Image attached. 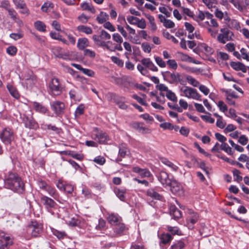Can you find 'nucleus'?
Here are the masks:
<instances>
[{"label":"nucleus","instance_id":"nucleus-1","mask_svg":"<svg viewBox=\"0 0 249 249\" xmlns=\"http://www.w3.org/2000/svg\"><path fill=\"white\" fill-rule=\"evenodd\" d=\"M5 185L9 189L18 193H22L24 190V183L16 174L10 173L5 180Z\"/></svg>","mask_w":249,"mask_h":249},{"label":"nucleus","instance_id":"nucleus-2","mask_svg":"<svg viewBox=\"0 0 249 249\" xmlns=\"http://www.w3.org/2000/svg\"><path fill=\"white\" fill-rule=\"evenodd\" d=\"M48 92L53 96H58L62 92V87L58 78H53L48 83Z\"/></svg>","mask_w":249,"mask_h":249},{"label":"nucleus","instance_id":"nucleus-3","mask_svg":"<svg viewBox=\"0 0 249 249\" xmlns=\"http://www.w3.org/2000/svg\"><path fill=\"white\" fill-rule=\"evenodd\" d=\"M14 139V131L9 127H5L0 132V139L6 145L11 144Z\"/></svg>","mask_w":249,"mask_h":249},{"label":"nucleus","instance_id":"nucleus-4","mask_svg":"<svg viewBox=\"0 0 249 249\" xmlns=\"http://www.w3.org/2000/svg\"><path fill=\"white\" fill-rule=\"evenodd\" d=\"M37 184L40 189L46 192L50 196L56 199L58 194L54 187L50 186L42 179H38Z\"/></svg>","mask_w":249,"mask_h":249},{"label":"nucleus","instance_id":"nucleus-5","mask_svg":"<svg viewBox=\"0 0 249 249\" xmlns=\"http://www.w3.org/2000/svg\"><path fill=\"white\" fill-rule=\"evenodd\" d=\"M42 231V225L36 221H31L27 228V232L33 237L39 236Z\"/></svg>","mask_w":249,"mask_h":249},{"label":"nucleus","instance_id":"nucleus-6","mask_svg":"<svg viewBox=\"0 0 249 249\" xmlns=\"http://www.w3.org/2000/svg\"><path fill=\"white\" fill-rule=\"evenodd\" d=\"M182 92L183 93V96L188 98L201 101V95L197 92L196 89L186 86L180 89Z\"/></svg>","mask_w":249,"mask_h":249},{"label":"nucleus","instance_id":"nucleus-7","mask_svg":"<svg viewBox=\"0 0 249 249\" xmlns=\"http://www.w3.org/2000/svg\"><path fill=\"white\" fill-rule=\"evenodd\" d=\"M51 109L57 116H60L63 114L65 110V105L61 101L56 100L50 102Z\"/></svg>","mask_w":249,"mask_h":249},{"label":"nucleus","instance_id":"nucleus-8","mask_svg":"<svg viewBox=\"0 0 249 249\" xmlns=\"http://www.w3.org/2000/svg\"><path fill=\"white\" fill-rule=\"evenodd\" d=\"M220 32L217 37V39L220 43L225 44L226 42L232 40L233 34L229 29L221 28Z\"/></svg>","mask_w":249,"mask_h":249},{"label":"nucleus","instance_id":"nucleus-9","mask_svg":"<svg viewBox=\"0 0 249 249\" xmlns=\"http://www.w3.org/2000/svg\"><path fill=\"white\" fill-rule=\"evenodd\" d=\"M162 75L164 79L170 84H181L180 75L178 72L171 73L166 71L162 72Z\"/></svg>","mask_w":249,"mask_h":249},{"label":"nucleus","instance_id":"nucleus-10","mask_svg":"<svg viewBox=\"0 0 249 249\" xmlns=\"http://www.w3.org/2000/svg\"><path fill=\"white\" fill-rule=\"evenodd\" d=\"M55 185L61 191H64L68 194H71L73 191V186L62 178L59 179L55 183Z\"/></svg>","mask_w":249,"mask_h":249},{"label":"nucleus","instance_id":"nucleus-11","mask_svg":"<svg viewBox=\"0 0 249 249\" xmlns=\"http://www.w3.org/2000/svg\"><path fill=\"white\" fill-rule=\"evenodd\" d=\"M13 243V240L9 236L0 231V249H9Z\"/></svg>","mask_w":249,"mask_h":249},{"label":"nucleus","instance_id":"nucleus-12","mask_svg":"<svg viewBox=\"0 0 249 249\" xmlns=\"http://www.w3.org/2000/svg\"><path fill=\"white\" fill-rule=\"evenodd\" d=\"M25 126L32 129H37L39 128L38 123L34 119L32 116H28L24 114L22 117Z\"/></svg>","mask_w":249,"mask_h":249},{"label":"nucleus","instance_id":"nucleus-13","mask_svg":"<svg viewBox=\"0 0 249 249\" xmlns=\"http://www.w3.org/2000/svg\"><path fill=\"white\" fill-rule=\"evenodd\" d=\"M94 131L96 132L95 140H97L100 144H106L109 141L110 139L107 133L99 130L97 127L94 128Z\"/></svg>","mask_w":249,"mask_h":249},{"label":"nucleus","instance_id":"nucleus-14","mask_svg":"<svg viewBox=\"0 0 249 249\" xmlns=\"http://www.w3.org/2000/svg\"><path fill=\"white\" fill-rule=\"evenodd\" d=\"M167 187H170L171 191L174 194L181 195L184 193L182 185L174 178Z\"/></svg>","mask_w":249,"mask_h":249},{"label":"nucleus","instance_id":"nucleus-15","mask_svg":"<svg viewBox=\"0 0 249 249\" xmlns=\"http://www.w3.org/2000/svg\"><path fill=\"white\" fill-rule=\"evenodd\" d=\"M158 180L164 187H167L173 178H170L169 174L164 171H161L157 175Z\"/></svg>","mask_w":249,"mask_h":249},{"label":"nucleus","instance_id":"nucleus-16","mask_svg":"<svg viewBox=\"0 0 249 249\" xmlns=\"http://www.w3.org/2000/svg\"><path fill=\"white\" fill-rule=\"evenodd\" d=\"M40 200L45 206V208L50 213H52V209L54 208L56 205L53 199L45 196H42L40 198Z\"/></svg>","mask_w":249,"mask_h":249},{"label":"nucleus","instance_id":"nucleus-17","mask_svg":"<svg viewBox=\"0 0 249 249\" xmlns=\"http://www.w3.org/2000/svg\"><path fill=\"white\" fill-rule=\"evenodd\" d=\"M92 39L94 41L95 43L101 47H105L106 48L107 50L114 52L113 47H111L109 45V44H112L111 42L110 41L105 42V41H103L101 39H99V37L96 35H94L92 36Z\"/></svg>","mask_w":249,"mask_h":249},{"label":"nucleus","instance_id":"nucleus-18","mask_svg":"<svg viewBox=\"0 0 249 249\" xmlns=\"http://www.w3.org/2000/svg\"><path fill=\"white\" fill-rule=\"evenodd\" d=\"M107 219L110 224L114 225L120 224L122 220V217L118 213H108Z\"/></svg>","mask_w":249,"mask_h":249},{"label":"nucleus","instance_id":"nucleus-19","mask_svg":"<svg viewBox=\"0 0 249 249\" xmlns=\"http://www.w3.org/2000/svg\"><path fill=\"white\" fill-rule=\"evenodd\" d=\"M132 171L138 174L142 178H148L152 176L149 170L146 168H141L138 166L133 167Z\"/></svg>","mask_w":249,"mask_h":249},{"label":"nucleus","instance_id":"nucleus-20","mask_svg":"<svg viewBox=\"0 0 249 249\" xmlns=\"http://www.w3.org/2000/svg\"><path fill=\"white\" fill-rule=\"evenodd\" d=\"M142 65L144 66L146 68L153 71H158V68L155 64L151 61L150 58H145L142 59L141 61Z\"/></svg>","mask_w":249,"mask_h":249},{"label":"nucleus","instance_id":"nucleus-21","mask_svg":"<svg viewBox=\"0 0 249 249\" xmlns=\"http://www.w3.org/2000/svg\"><path fill=\"white\" fill-rule=\"evenodd\" d=\"M33 106L35 110L37 112L43 114L49 113L48 108L39 103L34 102L33 104Z\"/></svg>","mask_w":249,"mask_h":249},{"label":"nucleus","instance_id":"nucleus-22","mask_svg":"<svg viewBox=\"0 0 249 249\" xmlns=\"http://www.w3.org/2000/svg\"><path fill=\"white\" fill-rule=\"evenodd\" d=\"M133 128L137 130L139 132L141 133H148L150 132L149 129L143 126V124L135 122L132 124Z\"/></svg>","mask_w":249,"mask_h":249},{"label":"nucleus","instance_id":"nucleus-23","mask_svg":"<svg viewBox=\"0 0 249 249\" xmlns=\"http://www.w3.org/2000/svg\"><path fill=\"white\" fill-rule=\"evenodd\" d=\"M188 214L187 221L191 223L192 225H194L199 220V217L198 213L194 211L189 210Z\"/></svg>","mask_w":249,"mask_h":249},{"label":"nucleus","instance_id":"nucleus-24","mask_svg":"<svg viewBox=\"0 0 249 249\" xmlns=\"http://www.w3.org/2000/svg\"><path fill=\"white\" fill-rule=\"evenodd\" d=\"M230 66L235 71H241L243 72L247 71L246 66L241 62L232 61L230 63Z\"/></svg>","mask_w":249,"mask_h":249},{"label":"nucleus","instance_id":"nucleus-25","mask_svg":"<svg viewBox=\"0 0 249 249\" xmlns=\"http://www.w3.org/2000/svg\"><path fill=\"white\" fill-rule=\"evenodd\" d=\"M71 65L77 70L82 71L83 73L89 76L93 77L94 76V72L91 70L83 68L81 65L75 63H72Z\"/></svg>","mask_w":249,"mask_h":249},{"label":"nucleus","instance_id":"nucleus-26","mask_svg":"<svg viewBox=\"0 0 249 249\" xmlns=\"http://www.w3.org/2000/svg\"><path fill=\"white\" fill-rule=\"evenodd\" d=\"M170 213L175 219H178L181 217V212L175 205L170 207Z\"/></svg>","mask_w":249,"mask_h":249},{"label":"nucleus","instance_id":"nucleus-27","mask_svg":"<svg viewBox=\"0 0 249 249\" xmlns=\"http://www.w3.org/2000/svg\"><path fill=\"white\" fill-rule=\"evenodd\" d=\"M89 40L86 38H80L78 40L77 44V48L79 50H83L85 48L89 46Z\"/></svg>","mask_w":249,"mask_h":249},{"label":"nucleus","instance_id":"nucleus-28","mask_svg":"<svg viewBox=\"0 0 249 249\" xmlns=\"http://www.w3.org/2000/svg\"><path fill=\"white\" fill-rule=\"evenodd\" d=\"M146 194L148 196L156 200H161L162 196L153 189H149L147 191Z\"/></svg>","mask_w":249,"mask_h":249},{"label":"nucleus","instance_id":"nucleus-29","mask_svg":"<svg viewBox=\"0 0 249 249\" xmlns=\"http://www.w3.org/2000/svg\"><path fill=\"white\" fill-rule=\"evenodd\" d=\"M178 56L182 61H188L189 62H192L195 64H199L198 62H196L191 57L188 55L183 53L178 52Z\"/></svg>","mask_w":249,"mask_h":249},{"label":"nucleus","instance_id":"nucleus-30","mask_svg":"<svg viewBox=\"0 0 249 249\" xmlns=\"http://www.w3.org/2000/svg\"><path fill=\"white\" fill-rule=\"evenodd\" d=\"M161 161L163 164L169 167L172 171L177 172L178 170V166L168 159L163 158L161 160Z\"/></svg>","mask_w":249,"mask_h":249},{"label":"nucleus","instance_id":"nucleus-31","mask_svg":"<svg viewBox=\"0 0 249 249\" xmlns=\"http://www.w3.org/2000/svg\"><path fill=\"white\" fill-rule=\"evenodd\" d=\"M114 193L121 200L124 201L125 196V194L126 193V189L124 188L120 189L118 188H115L114 189Z\"/></svg>","mask_w":249,"mask_h":249},{"label":"nucleus","instance_id":"nucleus-32","mask_svg":"<svg viewBox=\"0 0 249 249\" xmlns=\"http://www.w3.org/2000/svg\"><path fill=\"white\" fill-rule=\"evenodd\" d=\"M53 7L54 5L52 2L47 1L42 5L41 10L43 12L48 13L50 12Z\"/></svg>","mask_w":249,"mask_h":249},{"label":"nucleus","instance_id":"nucleus-33","mask_svg":"<svg viewBox=\"0 0 249 249\" xmlns=\"http://www.w3.org/2000/svg\"><path fill=\"white\" fill-rule=\"evenodd\" d=\"M36 29L39 32H45L46 31V26L42 21L37 20L34 23Z\"/></svg>","mask_w":249,"mask_h":249},{"label":"nucleus","instance_id":"nucleus-34","mask_svg":"<svg viewBox=\"0 0 249 249\" xmlns=\"http://www.w3.org/2000/svg\"><path fill=\"white\" fill-rule=\"evenodd\" d=\"M108 19V15L104 12H101L97 17L96 20L100 24H102Z\"/></svg>","mask_w":249,"mask_h":249},{"label":"nucleus","instance_id":"nucleus-35","mask_svg":"<svg viewBox=\"0 0 249 249\" xmlns=\"http://www.w3.org/2000/svg\"><path fill=\"white\" fill-rule=\"evenodd\" d=\"M51 51L52 53L57 57L58 58H62L63 59H65V58L63 57V54L62 53V48L59 47H54L52 48Z\"/></svg>","mask_w":249,"mask_h":249},{"label":"nucleus","instance_id":"nucleus-36","mask_svg":"<svg viewBox=\"0 0 249 249\" xmlns=\"http://www.w3.org/2000/svg\"><path fill=\"white\" fill-rule=\"evenodd\" d=\"M81 7L84 10L90 11L92 13L95 12V10L91 4L88 2H84L81 4Z\"/></svg>","mask_w":249,"mask_h":249},{"label":"nucleus","instance_id":"nucleus-37","mask_svg":"<svg viewBox=\"0 0 249 249\" xmlns=\"http://www.w3.org/2000/svg\"><path fill=\"white\" fill-rule=\"evenodd\" d=\"M172 240V236L169 233L162 234L161 235L160 242L163 244H168Z\"/></svg>","mask_w":249,"mask_h":249},{"label":"nucleus","instance_id":"nucleus-38","mask_svg":"<svg viewBox=\"0 0 249 249\" xmlns=\"http://www.w3.org/2000/svg\"><path fill=\"white\" fill-rule=\"evenodd\" d=\"M185 246V243L182 240L175 242L171 247V249H183Z\"/></svg>","mask_w":249,"mask_h":249},{"label":"nucleus","instance_id":"nucleus-39","mask_svg":"<svg viewBox=\"0 0 249 249\" xmlns=\"http://www.w3.org/2000/svg\"><path fill=\"white\" fill-rule=\"evenodd\" d=\"M220 148L221 150L224 151L229 155H231L233 154V151H232L231 148L230 147L229 145L225 142L222 143L220 145Z\"/></svg>","mask_w":249,"mask_h":249},{"label":"nucleus","instance_id":"nucleus-40","mask_svg":"<svg viewBox=\"0 0 249 249\" xmlns=\"http://www.w3.org/2000/svg\"><path fill=\"white\" fill-rule=\"evenodd\" d=\"M77 29L79 31L84 33L88 35L91 34L92 33V30L90 27L84 25L78 26L77 27Z\"/></svg>","mask_w":249,"mask_h":249},{"label":"nucleus","instance_id":"nucleus-41","mask_svg":"<svg viewBox=\"0 0 249 249\" xmlns=\"http://www.w3.org/2000/svg\"><path fill=\"white\" fill-rule=\"evenodd\" d=\"M127 229V228L126 227L125 225L121 223V222L120 224H118L117 225V226L115 229V232L117 234H122L124 231H125Z\"/></svg>","mask_w":249,"mask_h":249},{"label":"nucleus","instance_id":"nucleus-42","mask_svg":"<svg viewBox=\"0 0 249 249\" xmlns=\"http://www.w3.org/2000/svg\"><path fill=\"white\" fill-rule=\"evenodd\" d=\"M232 174L234 177V180L238 182H241L243 178L240 175L241 174L240 171L236 169H234L232 170Z\"/></svg>","mask_w":249,"mask_h":249},{"label":"nucleus","instance_id":"nucleus-43","mask_svg":"<svg viewBox=\"0 0 249 249\" xmlns=\"http://www.w3.org/2000/svg\"><path fill=\"white\" fill-rule=\"evenodd\" d=\"M186 80L188 83L195 87H197L199 85V83L195 78L190 75L186 76Z\"/></svg>","mask_w":249,"mask_h":249},{"label":"nucleus","instance_id":"nucleus-44","mask_svg":"<svg viewBox=\"0 0 249 249\" xmlns=\"http://www.w3.org/2000/svg\"><path fill=\"white\" fill-rule=\"evenodd\" d=\"M52 232L58 239H63L67 235L65 232L60 231L54 229H52Z\"/></svg>","mask_w":249,"mask_h":249},{"label":"nucleus","instance_id":"nucleus-45","mask_svg":"<svg viewBox=\"0 0 249 249\" xmlns=\"http://www.w3.org/2000/svg\"><path fill=\"white\" fill-rule=\"evenodd\" d=\"M167 230L172 234L181 235V231L179 230V228L177 227H172L170 226H167Z\"/></svg>","mask_w":249,"mask_h":249},{"label":"nucleus","instance_id":"nucleus-46","mask_svg":"<svg viewBox=\"0 0 249 249\" xmlns=\"http://www.w3.org/2000/svg\"><path fill=\"white\" fill-rule=\"evenodd\" d=\"M106 222L102 218H100L98 220V224L95 227V229L98 231H102L106 228Z\"/></svg>","mask_w":249,"mask_h":249},{"label":"nucleus","instance_id":"nucleus-47","mask_svg":"<svg viewBox=\"0 0 249 249\" xmlns=\"http://www.w3.org/2000/svg\"><path fill=\"white\" fill-rule=\"evenodd\" d=\"M98 36L99 37V39L103 41L109 40L111 38V36L105 30H102L100 32V36Z\"/></svg>","mask_w":249,"mask_h":249},{"label":"nucleus","instance_id":"nucleus-48","mask_svg":"<svg viewBox=\"0 0 249 249\" xmlns=\"http://www.w3.org/2000/svg\"><path fill=\"white\" fill-rule=\"evenodd\" d=\"M166 96L169 100H170L173 102H177V100H178L177 97L176 96L175 93L173 92L171 90H169L168 91H167V92H166Z\"/></svg>","mask_w":249,"mask_h":249},{"label":"nucleus","instance_id":"nucleus-49","mask_svg":"<svg viewBox=\"0 0 249 249\" xmlns=\"http://www.w3.org/2000/svg\"><path fill=\"white\" fill-rule=\"evenodd\" d=\"M8 12L10 18L14 20L18 19L19 21H21L18 17V14L17 12L13 8H9L7 10Z\"/></svg>","mask_w":249,"mask_h":249},{"label":"nucleus","instance_id":"nucleus-50","mask_svg":"<svg viewBox=\"0 0 249 249\" xmlns=\"http://www.w3.org/2000/svg\"><path fill=\"white\" fill-rule=\"evenodd\" d=\"M7 88L8 89V90L9 91L10 94L12 96L15 97V98H18L19 97V94L17 91V89H15L12 86H7Z\"/></svg>","mask_w":249,"mask_h":249},{"label":"nucleus","instance_id":"nucleus-51","mask_svg":"<svg viewBox=\"0 0 249 249\" xmlns=\"http://www.w3.org/2000/svg\"><path fill=\"white\" fill-rule=\"evenodd\" d=\"M69 95L71 99L74 101H80V98L78 97L77 92L76 90L72 89L69 91Z\"/></svg>","mask_w":249,"mask_h":249},{"label":"nucleus","instance_id":"nucleus-52","mask_svg":"<svg viewBox=\"0 0 249 249\" xmlns=\"http://www.w3.org/2000/svg\"><path fill=\"white\" fill-rule=\"evenodd\" d=\"M83 53L85 56L89 57L92 58H94L96 55V53L94 51L88 49H85L84 50Z\"/></svg>","mask_w":249,"mask_h":249},{"label":"nucleus","instance_id":"nucleus-53","mask_svg":"<svg viewBox=\"0 0 249 249\" xmlns=\"http://www.w3.org/2000/svg\"><path fill=\"white\" fill-rule=\"evenodd\" d=\"M111 61L117 64L118 66L120 67H122L124 66V61L120 59L119 58L116 57V56H111Z\"/></svg>","mask_w":249,"mask_h":249},{"label":"nucleus","instance_id":"nucleus-54","mask_svg":"<svg viewBox=\"0 0 249 249\" xmlns=\"http://www.w3.org/2000/svg\"><path fill=\"white\" fill-rule=\"evenodd\" d=\"M84 109L85 107L83 104L79 105L75 111V116H77L83 114L84 112Z\"/></svg>","mask_w":249,"mask_h":249},{"label":"nucleus","instance_id":"nucleus-55","mask_svg":"<svg viewBox=\"0 0 249 249\" xmlns=\"http://www.w3.org/2000/svg\"><path fill=\"white\" fill-rule=\"evenodd\" d=\"M155 60L156 63L159 67L161 68H165L166 67V63L160 57L155 56Z\"/></svg>","mask_w":249,"mask_h":249},{"label":"nucleus","instance_id":"nucleus-56","mask_svg":"<svg viewBox=\"0 0 249 249\" xmlns=\"http://www.w3.org/2000/svg\"><path fill=\"white\" fill-rule=\"evenodd\" d=\"M202 48L203 49L205 53L207 55H210L214 52L213 50L211 47L208 46L206 44H203L202 46Z\"/></svg>","mask_w":249,"mask_h":249},{"label":"nucleus","instance_id":"nucleus-57","mask_svg":"<svg viewBox=\"0 0 249 249\" xmlns=\"http://www.w3.org/2000/svg\"><path fill=\"white\" fill-rule=\"evenodd\" d=\"M6 52L9 55L14 56L17 53V49L14 46H11L7 48Z\"/></svg>","mask_w":249,"mask_h":249},{"label":"nucleus","instance_id":"nucleus-58","mask_svg":"<svg viewBox=\"0 0 249 249\" xmlns=\"http://www.w3.org/2000/svg\"><path fill=\"white\" fill-rule=\"evenodd\" d=\"M248 141L249 139L248 137L245 135H241L238 140V142L242 145L247 144Z\"/></svg>","mask_w":249,"mask_h":249},{"label":"nucleus","instance_id":"nucleus-59","mask_svg":"<svg viewBox=\"0 0 249 249\" xmlns=\"http://www.w3.org/2000/svg\"><path fill=\"white\" fill-rule=\"evenodd\" d=\"M167 64L169 66L170 68L176 70L178 68V64L175 60L169 59L167 61Z\"/></svg>","mask_w":249,"mask_h":249},{"label":"nucleus","instance_id":"nucleus-60","mask_svg":"<svg viewBox=\"0 0 249 249\" xmlns=\"http://www.w3.org/2000/svg\"><path fill=\"white\" fill-rule=\"evenodd\" d=\"M93 161L100 165H103L106 162V159L104 157L99 156L95 157Z\"/></svg>","mask_w":249,"mask_h":249},{"label":"nucleus","instance_id":"nucleus-61","mask_svg":"<svg viewBox=\"0 0 249 249\" xmlns=\"http://www.w3.org/2000/svg\"><path fill=\"white\" fill-rule=\"evenodd\" d=\"M139 18L134 16H128L127 17V20L132 25H137Z\"/></svg>","mask_w":249,"mask_h":249},{"label":"nucleus","instance_id":"nucleus-62","mask_svg":"<svg viewBox=\"0 0 249 249\" xmlns=\"http://www.w3.org/2000/svg\"><path fill=\"white\" fill-rule=\"evenodd\" d=\"M0 7L3 8L6 10L10 8V3L8 0H3L0 2Z\"/></svg>","mask_w":249,"mask_h":249},{"label":"nucleus","instance_id":"nucleus-63","mask_svg":"<svg viewBox=\"0 0 249 249\" xmlns=\"http://www.w3.org/2000/svg\"><path fill=\"white\" fill-rule=\"evenodd\" d=\"M14 3L16 6V8H23L26 4L23 0H13Z\"/></svg>","mask_w":249,"mask_h":249},{"label":"nucleus","instance_id":"nucleus-64","mask_svg":"<svg viewBox=\"0 0 249 249\" xmlns=\"http://www.w3.org/2000/svg\"><path fill=\"white\" fill-rule=\"evenodd\" d=\"M160 127L164 129H169V130H173V125L167 122H165L161 123L160 124Z\"/></svg>","mask_w":249,"mask_h":249}]
</instances>
